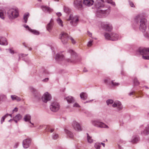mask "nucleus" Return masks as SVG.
Returning a JSON list of instances; mask_svg holds the SVG:
<instances>
[{
    "mask_svg": "<svg viewBox=\"0 0 149 149\" xmlns=\"http://www.w3.org/2000/svg\"><path fill=\"white\" fill-rule=\"evenodd\" d=\"M129 4L130 6L132 7H134L135 6L134 5L133 3L131 1H129Z\"/></svg>",
    "mask_w": 149,
    "mask_h": 149,
    "instance_id": "nucleus-47",
    "label": "nucleus"
},
{
    "mask_svg": "<svg viewBox=\"0 0 149 149\" xmlns=\"http://www.w3.org/2000/svg\"><path fill=\"white\" fill-rule=\"evenodd\" d=\"M29 16V14L28 13H25L23 15V19L24 20V22L25 23H26L27 22V19Z\"/></svg>",
    "mask_w": 149,
    "mask_h": 149,
    "instance_id": "nucleus-30",
    "label": "nucleus"
},
{
    "mask_svg": "<svg viewBox=\"0 0 149 149\" xmlns=\"http://www.w3.org/2000/svg\"><path fill=\"white\" fill-rule=\"evenodd\" d=\"M138 52L140 54L142 55V58L144 59L149 60V48H140L139 49Z\"/></svg>",
    "mask_w": 149,
    "mask_h": 149,
    "instance_id": "nucleus-8",
    "label": "nucleus"
},
{
    "mask_svg": "<svg viewBox=\"0 0 149 149\" xmlns=\"http://www.w3.org/2000/svg\"><path fill=\"white\" fill-rule=\"evenodd\" d=\"M64 12L66 13H69L71 11L70 9L68 7L66 6L64 7Z\"/></svg>",
    "mask_w": 149,
    "mask_h": 149,
    "instance_id": "nucleus-34",
    "label": "nucleus"
},
{
    "mask_svg": "<svg viewBox=\"0 0 149 149\" xmlns=\"http://www.w3.org/2000/svg\"><path fill=\"white\" fill-rule=\"evenodd\" d=\"M30 32L35 35H39L40 34L39 32L36 30L31 29Z\"/></svg>",
    "mask_w": 149,
    "mask_h": 149,
    "instance_id": "nucleus-35",
    "label": "nucleus"
},
{
    "mask_svg": "<svg viewBox=\"0 0 149 149\" xmlns=\"http://www.w3.org/2000/svg\"><path fill=\"white\" fill-rule=\"evenodd\" d=\"M118 148H119V149H123V148H122L120 146V145H118Z\"/></svg>",
    "mask_w": 149,
    "mask_h": 149,
    "instance_id": "nucleus-64",
    "label": "nucleus"
},
{
    "mask_svg": "<svg viewBox=\"0 0 149 149\" xmlns=\"http://www.w3.org/2000/svg\"><path fill=\"white\" fill-rule=\"evenodd\" d=\"M133 92H131L129 94V95H133Z\"/></svg>",
    "mask_w": 149,
    "mask_h": 149,
    "instance_id": "nucleus-63",
    "label": "nucleus"
},
{
    "mask_svg": "<svg viewBox=\"0 0 149 149\" xmlns=\"http://www.w3.org/2000/svg\"><path fill=\"white\" fill-rule=\"evenodd\" d=\"M50 108L52 111L56 112L60 109V105L58 102L54 101L51 103L50 106Z\"/></svg>",
    "mask_w": 149,
    "mask_h": 149,
    "instance_id": "nucleus-10",
    "label": "nucleus"
},
{
    "mask_svg": "<svg viewBox=\"0 0 149 149\" xmlns=\"http://www.w3.org/2000/svg\"><path fill=\"white\" fill-rule=\"evenodd\" d=\"M55 59L56 60L58 61L59 63L62 64L66 65L67 63L68 62L72 63H76L75 61L70 59H65L64 55L61 53L57 54L56 55Z\"/></svg>",
    "mask_w": 149,
    "mask_h": 149,
    "instance_id": "nucleus-2",
    "label": "nucleus"
},
{
    "mask_svg": "<svg viewBox=\"0 0 149 149\" xmlns=\"http://www.w3.org/2000/svg\"><path fill=\"white\" fill-rule=\"evenodd\" d=\"M57 23L60 26L63 27V22L61 19L59 17H58L56 19Z\"/></svg>",
    "mask_w": 149,
    "mask_h": 149,
    "instance_id": "nucleus-32",
    "label": "nucleus"
},
{
    "mask_svg": "<svg viewBox=\"0 0 149 149\" xmlns=\"http://www.w3.org/2000/svg\"><path fill=\"white\" fill-rule=\"evenodd\" d=\"M58 137V135L57 134L53 133L52 135V139L54 140L57 139Z\"/></svg>",
    "mask_w": 149,
    "mask_h": 149,
    "instance_id": "nucleus-42",
    "label": "nucleus"
},
{
    "mask_svg": "<svg viewBox=\"0 0 149 149\" xmlns=\"http://www.w3.org/2000/svg\"><path fill=\"white\" fill-rule=\"evenodd\" d=\"M31 139H27L24 140L23 141V146L25 148H28L31 144Z\"/></svg>",
    "mask_w": 149,
    "mask_h": 149,
    "instance_id": "nucleus-17",
    "label": "nucleus"
},
{
    "mask_svg": "<svg viewBox=\"0 0 149 149\" xmlns=\"http://www.w3.org/2000/svg\"><path fill=\"white\" fill-rule=\"evenodd\" d=\"M110 81L109 78H107L104 79V81L105 83L108 84H111L113 86H118L119 85V83L114 82L113 81H112L111 82Z\"/></svg>",
    "mask_w": 149,
    "mask_h": 149,
    "instance_id": "nucleus-19",
    "label": "nucleus"
},
{
    "mask_svg": "<svg viewBox=\"0 0 149 149\" xmlns=\"http://www.w3.org/2000/svg\"><path fill=\"white\" fill-rule=\"evenodd\" d=\"M68 52L71 54L72 57H76V54L73 50L69 49L68 51Z\"/></svg>",
    "mask_w": 149,
    "mask_h": 149,
    "instance_id": "nucleus-33",
    "label": "nucleus"
},
{
    "mask_svg": "<svg viewBox=\"0 0 149 149\" xmlns=\"http://www.w3.org/2000/svg\"><path fill=\"white\" fill-rule=\"evenodd\" d=\"M139 140V137L137 136H134L132 137L131 142L133 143H136Z\"/></svg>",
    "mask_w": 149,
    "mask_h": 149,
    "instance_id": "nucleus-25",
    "label": "nucleus"
},
{
    "mask_svg": "<svg viewBox=\"0 0 149 149\" xmlns=\"http://www.w3.org/2000/svg\"><path fill=\"white\" fill-rule=\"evenodd\" d=\"M23 26L25 27L26 29H27L29 31H30L31 29L30 28L28 25H24Z\"/></svg>",
    "mask_w": 149,
    "mask_h": 149,
    "instance_id": "nucleus-50",
    "label": "nucleus"
},
{
    "mask_svg": "<svg viewBox=\"0 0 149 149\" xmlns=\"http://www.w3.org/2000/svg\"><path fill=\"white\" fill-rule=\"evenodd\" d=\"M91 123L92 125L95 127L100 128H108V126L104 123L99 121L98 120H93Z\"/></svg>",
    "mask_w": 149,
    "mask_h": 149,
    "instance_id": "nucleus-9",
    "label": "nucleus"
},
{
    "mask_svg": "<svg viewBox=\"0 0 149 149\" xmlns=\"http://www.w3.org/2000/svg\"><path fill=\"white\" fill-rule=\"evenodd\" d=\"M23 119L25 121L29 122L31 120V116L29 114H27L24 116Z\"/></svg>",
    "mask_w": 149,
    "mask_h": 149,
    "instance_id": "nucleus-29",
    "label": "nucleus"
},
{
    "mask_svg": "<svg viewBox=\"0 0 149 149\" xmlns=\"http://www.w3.org/2000/svg\"><path fill=\"white\" fill-rule=\"evenodd\" d=\"M41 98L43 102L46 103L51 100L52 96L48 92H46L42 96Z\"/></svg>",
    "mask_w": 149,
    "mask_h": 149,
    "instance_id": "nucleus-15",
    "label": "nucleus"
},
{
    "mask_svg": "<svg viewBox=\"0 0 149 149\" xmlns=\"http://www.w3.org/2000/svg\"><path fill=\"white\" fill-rule=\"evenodd\" d=\"M6 98V97L4 95H0V102L1 100H3Z\"/></svg>",
    "mask_w": 149,
    "mask_h": 149,
    "instance_id": "nucleus-45",
    "label": "nucleus"
},
{
    "mask_svg": "<svg viewBox=\"0 0 149 149\" xmlns=\"http://www.w3.org/2000/svg\"><path fill=\"white\" fill-rule=\"evenodd\" d=\"M101 146V143H96L94 145L95 148L96 149H100Z\"/></svg>",
    "mask_w": 149,
    "mask_h": 149,
    "instance_id": "nucleus-38",
    "label": "nucleus"
},
{
    "mask_svg": "<svg viewBox=\"0 0 149 149\" xmlns=\"http://www.w3.org/2000/svg\"><path fill=\"white\" fill-rule=\"evenodd\" d=\"M74 7L77 9L81 10L83 9L82 1V0H75L73 3Z\"/></svg>",
    "mask_w": 149,
    "mask_h": 149,
    "instance_id": "nucleus-13",
    "label": "nucleus"
},
{
    "mask_svg": "<svg viewBox=\"0 0 149 149\" xmlns=\"http://www.w3.org/2000/svg\"><path fill=\"white\" fill-rule=\"evenodd\" d=\"M65 99L68 103H72L74 102V97L71 96H69L66 97Z\"/></svg>",
    "mask_w": 149,
    "mask_h": 149,
    "instance_id": "nucleus-26",
    "label": "nucleus"
},
{
    "mask_svg": "<svg viewBox=\"0 0 149 149\" xmlns=\"http://www.w3.org/2000/svg\"><path fill=\"white\" fill-rule=\"evenodd\" d=\"M88 35L90 37H91L92 38H93V37H92V33H90L89 31H88Z\"/></svg>",
    "mask_w": 149,
    "mask_h": 149,
    "instance_id": "nucleus-53",
    "label": "nucleus"
},
{
    "mask_svg": "<svg viewBox=\"0 0 149 149\" xmlns=\"http://www.w3.org/2000/svg\"><path fill=\"white\" fill-rule=\"evenodd\" d=\"M13 120H14L16 123H17V121L19 120L13 118Z\"/></svg>",
    "mask_w": 149,
    "mask_h": 149,
    "instance_id": "nucleus-60",
    "label": "nucleus"
},
{
    "mask_svg": "<svg viewBox=\"0 0 149 149\" xmlns=\"http://www.w3.org/2000/svg\"><path fill=\"white\" fill-rule=\"evenodd\" d=\"M41 7L42 10L45 13L48 12L49 13H50L53 11L52 9L45 6H42Z\"/></svg>",
    "mask_w": 149,
    "mask_h": 149,
    "instance_id": "nucleus-21",
    "label": "nucleus"
},
{
    "mask_svg": "<svg viewBox=\"0 0 149 149\" xmlns=\"http://www.w3.org/2000/svg\"><path fill=\"white\" fill-rule=\"evenodd\" d=\"M47 130V131L48 132H50L51 133L53 132L54 131V129L53 128H51L50 127L48 128Z\"/></svg>",
    "mask_w": 149,
    "mask_h": 149,
    "instance_id": "nucleus-48",
    "label": "nucleus"
},
{
    "mask_svg": "<svg viewBox=\"0 0 149 149\" xmlns=\"http://www.w3.org/2000/svg\"><path fill=\"white\" fill-rule=\"evenodd\" d=\"M8 114L7 113L2 117L1 120V124H2L3 123V122L4 121L5 118L8 116Z\"/></svg>",
    "mask_w": 149,
    "mask_h": 149,
    "instance_id": "nucleus-39",
    "label": "nucleus"
},
{
    "mask_svg": "<svg viewBox=\"0 0 149 149\" xmlns=\"http://www.w3.org/2000/svg\"><path fill=\"white\" fill-rule=\"evenodd\" d=\"M142 15L139 14L135 17L133 26L134 28L139 26V30L143 32H144L146 31L147 28V20L145 18L142 17Z\"/></svg>",
    "mask_w": 149,
    "mask_h": 149,
    "instance_id": "nucleus-1",
    "label": "nucleus"
},
{
    "mask_svg": "<svg viewBox=\"0 0 149 149\" xmlns=\"http://www.w3.org/2000/svg\"><path fill=\"white\" fill-rule=\"evenodd\" d=\"M72 125V128L76 131H80L82 130L80 123L76 120L73 121Z\"/></svg>",
    "mask_w": 149,
    "mask_h": 149,
    "instance_id": "nucleus-14",
    "label": "nucleus"
},
{
    "mask_svg": "<svg viewBox=\"0 0 149 149\" xmlns=\"http://www.w3.org/2000/svg\"><path fill=\"white\" fill-rule=\"evenodd\" d=\"M104 36L106 39L112 41L118 40L121 38V36L118 34L115 33H104Z\"/></svg>",
    "mask_w": 149,
    "mask_h": 149,
    "instance_id": "nucleus-5",
    "label": "nucleus"
},
{
    "mask_svg": "<svg viewBox=\"0 0 149 149\" xmlns=\"http://www.w3.org/2000/svg\"><path fill=\"white\" fill-rule=\"evenodd\" d=\"M97 10L96 13V15L97 17H99L107 16L109 14L110 12V9L109 8L105 10L101 9Z\"/></svg>",
    "mask_w": 149,
    "mask_h": 149,
    "instance_id": "nucleus-7",
    "label": "nucleus"
},
{
    "mask_svg": "<svg viewBox=\"0 0 149 149\" xmlns=\"http://www.w3.org/2000/svg\"><path fill=\"white\" fill-rule=\"evenodd\" d=\"M73 106L74 107H77L79 108L80 107V106L79 104L77 103H75L73 104Z\"/></svg>",
    "mask_w": 149,
    "mask_h": 149,
    "instance_id": "nucleus-49",
    "label": "nucleus"
},
{
    "mask_svg": "<svg viewBox=\"0 0 149 149\" xmlns=\"http://www.w3.org/2000/svg\"><path fill=\"white\" fill-rule=\"evenodd\" d=\"M49 80V79L48 78H46L45 79L43 80L42 81L44 82H47Z\"/></svg>",
    "mask_w": 149,
    "mask_h": 149,
    "instance_id": "nucleus-55",
    "label": "nucleus"
},
{
    "mask_svg": "<svg viewBox=\"0 0 149 149\" xmlns=\"http://www.w3.org/2000/svg\"><path fill=\"white\" fill-rule=\"evenodd\" d=\"M79 17L78 15H70L69 18L67 19V21H70V24L73 26H76L79 22Z\"/></svg>",
    "mask_w": 149,
    "mask_h": 149,
    "instance_id": "nucleus-6",
    "label": "nucleus"
},
{
    "mask_svg": "<svg viewBox=\"0 0 149 149\" xmlns=\"http://www.w3.org/2000/svg\"><path fill=\"white\" fill-rule=\"evenodd\" d=\"M141 134L142 135L144 136H146L149 134V125H147L145 127V129L141 131Z\"/></svg>",
    "mask_w": 149,
    "mask_h": 149,
    "instance_id": "nucleus-22",
    "label": "nucleus"
},
{
    "mask_svg": "<svg viewBox=\"0 0 149 149\" xmlns=\"http://www.w3.org/2000/svg\"><path fill=\"white\" fill-rule=\"evenodd\" d=\"M94 1L93 0H84L83 3L85 5L89 6L92 5Z\"/></svg>",
    "mask_w": 149,
    "mask_h": 149,
    "instance_id": "nucleus-23",
    "label": "nucleus"
},
{
    "mask_svg": "<svg viewBox=\"0 0 149 149\" xmlns=\"http://www.w3.org/2000/svg\"><path fill=\"white\" fill-rule=\"evenodd\" d=\"M106 102L107 105H109L110 104H111L113 103V100L111 99L108 100H107Z\"/></svg>",
    "mask_w": 149,
    "mask_h": 149,
    "instance_id": "nucleus-40",
    "label": "nucleus"
},
{
    "mask_svg": "<svg viewBox=\"0 0 149 149\" xmlns=\"http://www.w3.org/2000/svg\"><path fill=\"white\" fill-rule=\"evenodd\" d=\"M8 44L6 39L4 37H0V44L3 45H6Z\"/></svg>",
    "mask_w": 149,
    "mask_h": 149,
    "instance_id": "nucleus-24",
    "label": "nucleus"
},
{
    "mask_svg": "<svg viewBox=\"0 0 149 149\" xmlns=\"http://www.w3.org/2000/svg\"><path fill=\"white\" fill-rule=\"evenodd\" d=\"M54 25V21L52 19H51L49 22L47 24V30L50 32L53 27Z\"/></svg>",
    "mask_w": 149,
    "mask_h": 149,
    "instance_id": "nucleus-20",
    "label": "nucleus"
},
{
    "mask_svg": "<svg viewBox=\"0 0 149 149\" xmlns=\"http://www.w3.org/2000/svg\"><path fill=\"white\" fill-rule=\"evenodd\" d=\"M80 97L81 99L85 100L87 99L88 95L86 93L82 92L80 94Z\"/></svg>",
    "mask_w": 149,
    "mask_h": 149,
    "instance_id": "nucleus-28",
    "label": "nucleus"
},
{
    "mask_svg": "<svg viewBox=\"0 0 149 149\" xmlns=\"http://www.w3.org/2000/svg\"><path fill=\"white\" fill-rule=\"evenodd\" d=\"M56 15L60 17L61 15V14L60 12H58L56 13Z\"/></svg>",
    "mask_w": 149,
    "mask_h": 149,
    "instance_id": "nucleus-56",
    "label": "nucleus"
},
{
    "mask_svg": "<svg viewBox=\"0 0 149 149\" xmlns=\"http://www.w3.org/2000/svg\"><path fill=\"white\" fill-rule=\"evenodd\" d=\"M11 97L12 100H16L17 101H20L21 100L20 97L15 95H11Z\"/></svg>",
    "mask_w": 149,
    "mask_h": 149,
    "instance_id": "nucleus-31",
    "label": "nucleus"
},
{
    "mask_svg": "<svg viewBox=\"0 0 149 149\" xmlns=\"http://www.w3.org/2000/svg\"><path fill=\"white\" fill-rule=\"evenodd\" d=\"M93 40H91L88 43L87 46L88 47L91 46L92 45V43L93 42Z\"/></svg>",
    "mask_w": 149,
    "mask_h": 149,
    "instance_id": "nucleus-46",
    "label": "nucleus"
},
{
    "mask_svg": "<svg viewBox=\"0 0 149 149\" xmlns=\"http://www.w3.org/2000/svg\"><path fill=\"white\" fill-rule=\"evenodd\" d=\"M22 44L25 47H28L27 46V45H26L25 42L23 43Z\"/></svg>",
    "mask_w": 149,
    "mask_h": 149,
    "instance_id": "nucleus-59",
    "label": "nucleus"
},
{
    "mask_svg": "<svg viewBox=\"0 0 149 149\" xmlns=\"http://www.w3.org/2000/svg\"><path fill=\"white\" fill-rule=\"evenodd\" d=\"M44 72L46 74H49V71L46 70H44Z\"/></svg>",
    "mask_w": 149,
    "mask_h": 149,
    "instance_id": "nucleus-57",
    "label": "nucleus"
},
{
    "mask_svg": "<svg viewBox=\"0 0 149 149\" xmlns=\"http://www.w3.org/2000/svg\"><path fill=\"white\" fill-rule=\"evenodd\" d=\"M9 51L12 54H14V50H12L10 49H9Z\"/></svg>",
    "mask_w": 149,
    "mask_h": 149,
    "instance_id": "nucleus-54",
    "label": "nucleus"
},
{
    "mask_svg": "<svg viewBox=\"0 0 149 149\" xmlns=\"http://www.w3.org/2000/svg\"><path fill=\"white\" fill-rule=\"evenodd\" d=\"M104 3L103 0H96L94 3L95 8L100 9L105 7Z\"/></svg>",
    "mask_w": 149,
    "mask_h": 149,
    "instance_id": "nucleus-11",
    "label": "nucleus"
},
{
    "mask_svg": "<svg viewBox=\"0 0 149 149\" xmlns=\"http://www.w3.org/2000/svg\"><path fill=\"white\" fill-rule=\"evenodd\" d=\"M19 146V143H16L15 145L14 146V148H17V147Z\"/></svg>",
    "mask_w": 149,
    "mask_h": 149,
    "instance_id": "nucleus-58",
    "label": "nucleus"
},
{
    "mask_svg": "<svg viewBox=\"0 0 149 149\" xmlns=\"http://www.w3.org/2000/svg\"><path fill=\"white\" fill-rule=\"evenodd\" d=\"M65 131L67 136L69 138H72L73 137V134L70 131L67 129H65Z\"/></svg>",
    "mask_w": 149,
    "mask_h": 149,
    "instance_id": "nucleus-27",
    "label": "nucleus"
},
{
    "mask_svg": "<svg viewBox=\"0 0 149 149\" xmlns=\"http://www.w3.org/2000/svg\"><path fill=\"white\" fill-rule=\"evenodd\" d=\"M102 28L105 30L111 31L112 29V27L111 25L109 22H103L101 24Z\"/></svg>",
    "mask_w": 149,
    "mask_h": 149,
    "instance_id": "nucleus-12",
    "label": "nucleus"
},
{
    "mask_svg": "<svg viewBox=\"0 0 149 149\" xmlns=\"http://www.w3.org/2000/svg\"><path fill=\"white\" fill-rule=\"evenodd\" d=\"M7 15L10 19H14L17 18L19 16L18 10L16 8H9L7 10Z\"/></svg>",
    "mask_w": 149,
    "mask_h": 149,
    "instance_id": "nucleus-3",
    "label": "nucleus"
},
{
    "mask_svg": "<svg viewBox=\"0 0 149 149\" xmlns=\"http://www.w3.org/2000/svg\"><path fill=\"white\" fill-rule=\"evenodd\" d=\"M112 106L113 107H116L118 111L121 110L123 108V106L121 102L119 101H116L114 102Z\"/></svg>",
    "mask_w": 149,
    "mask_h": 149,
    "instance_id": "nucleus-18",
    "label": "nucleus"
},
{
    "mask_svg": "<svg viewBox=\"0 0 149 149\" xmlns=\"http://www.w3.org/2000/svg\"><path fill=\"white\" fill-rule=\"evenodd\" d=\"M87 69L85 68H84V69L83 70V72H87Z\"/></svg>",
    "mask_w": 149,
    "mask_h": 149,
    "instance_id": "nucleus-62",
    "label": "nucleus"
},
{
    "mask_svg": "<svg viewBox=\"0 0 149 149\" xmlns=\"http://www.w3.org/2000/svg\"><path fill=\"white\" fill-rule=\"evenodd\" d=\"M28 54H19L18 55L19 58H18V61H19L20 59V58L21 57H23L24 56H26Z\"/></svg>",
    "mask_w": 149,
    "mask_h": 149,
    "instance_id": "nucleus-44",
    "label": "nucleus"
},
{
    "mask_svg": "<svg viewBox=\"0 0 149 149\" xmlns=\"http://www.w3.org/2000/svg\"><path fill=\"white\" fill-rule=\"evenodd\" d=\"M0 17L2 19H4L3 12L1 10H0Z\"/></svg>",
    "mask_w": 149,
    "mask_h": 149,
    "instance_id": "nucleus-43",
    "label": "nucleus"
},
{
    "mask_svg": "<svg viewBox=\"0 0 149 149\" xmlns=\"http://www.w3.org/2000/svg\"><path fill=\"white\" fill-rule=\"evenodd\" d=\"M59 38L61 40V42L63 44H66L69 39L71 40L73 44L76 43V41L71 37H69L68 35L66 33L62 32L59 35Z\"/></svg>",
    "mask_w": 149,
    "mask_h": 149,
    "instance_id": "nucleus-4",
    "label": "nucleus"
},
{
    "mask_svg": "<svg viewBox=\"0 0 149 149\" xmlns=\"http://www.w3.org/2000/svg\"><path fill=\"white\" fill-rule=\"evenodd\" d=\"M18 110V108L17 107H15L12 111V113H13L15 112H17Z\"/></svg>",
    "mask_w": 149,
    "mask_h": 149,
    "instance_id": "nucleus-52",
    "label": "nucleus"
},
{
    "mask_svg": "<svg viewBox=\"0 0 149 149\" xmlns=\"http://www.w3.org/2000/svg\"><path fill=\"white\" fill-rule=\"evenodd\" d=\"M134 83L135 85H138L139 84V82L138 81L136 78H135L133 80Z\"/></svg>",
    "mask_w": 149,
    "mask_h": 149,
    "instance_id": "nucleus-41",
    "label": "nucleus"
},
{
    "mask_svg": "<svg viewBox=\"0 0 149 149\" xmlns=\"http://www.w3.org/2000/svg\"><path fill=\"white\" fill-rule=\"evenodd\" d=\"M30 89L31 92L34 94L35 97L37 100H39L40 99V95L36 89L33 87H31L30 88Z\"/></svg>",
    "mask_w": 149,
    "mask_h": 149,
    "instance_id": "nucleus-16",
    "label": "nucleus"
},
{
    "mask_svg": "<svg viewBox=\"0 0 149 149\" xmlns=\"http://www.w3.org/2000/svg\"><path fill=\"white\" fill-rule=\"evenodd\" d=\"M87 140L88 143H91L93 142V140L91 138V137L89 136L88 134L87 133Z\"/></svg>",
    "mask_w": 149,
    "mask_h": 149,
    "instance_id": "nucleus-36",
    "label": "nucleus"
},
{
    "mask_svg": "<svg viewBox=\"0 0 149 149\" xmlns=\"http://www.w3.org/2000/svg\"><path fill=\"white\" fill-rule=\"evenodd\" d=\"M13 118L19 120L22 118V116L20 114H18L16 115Z\"/></svg>",
    "mask_w": 149,
    "mask_h": 149,
    "instance_id": "nucleus-37",
    "label": "nucleus"
},
{
    "mask_svg": "<svg viewBox=\"0 0 149 149\" xmlns=\"http://www.w3.org/2000/svg\"><path fill=\"white\" fill-rule=\"evenodd\" d=\"M107 2L108 3H110L112 4L113 5L115 6V3L114 2H112L111 0L109 1L108 0L107 1Z\"/></svg>",
    "mask_w": 149,
    "mask_h": 149,
    "instance_id": "nucleus-51",
    "label": "nucleus"
},
{
    "mask_svg": "<svg viewBox=\"0 0 149 149\" xmlns=\"http://www.w3.org/2000/svg\"><path fill=\"white\" fill-rule=\"evenodd\" d=\"M93 100H90V101H86V102H84V103L85 104L86 103L91 102V101H92Z\"/></svg>",
    "mask_w": 149,
    "mask_h": 149,
    "instance_id": "nucleus-61",
    "label": "nucleus"
}]
</instances>
